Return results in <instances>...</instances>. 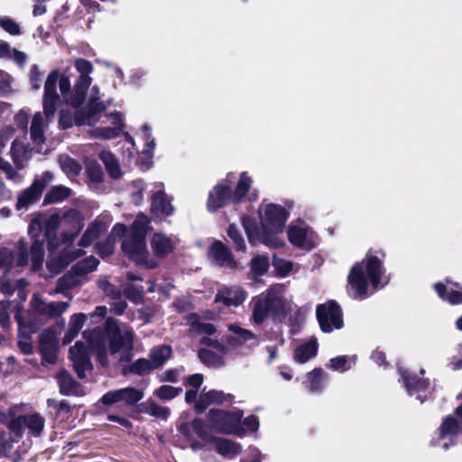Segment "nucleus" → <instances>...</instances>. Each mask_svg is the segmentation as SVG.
<instances>
[{
	"instance_id": "423d86ee",
	"label": "nucleus",
	"mask_w": 462,
	"mask_h": 462,
	"mask_svg": "<svg viewBox=\"0 0 462 462\" xmlns=\"http://www.w3.org/2000/svg\"><path fill=\"white\" fill-rule=\"evenodd\" d=\"M234 177V173H228L223 182L216 185L210 190L207 203L208 211L215 212L223 208L228 201L238 204L243 200L251 188L252 178L247 172H242L235 191L232 192L231 183Z\"/></svg>"
},
{
	"instance_id": "c756f323",
	"label": "nucleus",
	"mask_w": 462,
	"mask_h": 462,
	"mask_svg": "<svg viewBox=\"0 0 462 462\" xmlns=\"http://www.w3.org/2000/svg\"><path fill=\"white\" fill-rule=\"evenodd\" d=\"M42 192V186L38 182H33L30 188L19 194L16 204L17 209L27 208L28 206L38 200Z\"/></svg>"
},
{
	"instance_id": "cd10ccee",
	"label": "nucleus",
	"mask_w": 462,
	"mask_h": 462,
	"mask_svg": "<svg viewBox=\"0 0 462 462\" xmlns=\"http://www.w3.org/2000/svg\"><path fill=\"white\" fill-rule=\"evenodd\" d=\"M152 248L159 257H164L172 252L174 241L171 237L162 233H155L151 240Z\"/></svg>"
},
{
	"instance_id": "a19ab883",
	"label": "nucleus",
	"mask_w": 462,
	"mask_h": 462,
	"mask_svg": "<svg viewBox=\"0 0 462 462\" xmlns=\"http://www.w3.org/2000/svg\"><path fill=\"white\" fill-rule=\"evenodd\" d=\"M59 162L62 171L70 176L78 175L81 171V165L68 155H60Z\"/></svg>"
},
{
	"instance_id": "09e8293b",
	"label": "nucleus",
	"mask_w": 462,
	"mask_h": 462,
	"mask_svg": "<svg viewBox=\"0 0 462 462\" xmlns=\"http://www.w3.org/2000/svg\"><path fill=\"white\" fill-rule=\"evenodd\" d=\"M191 428L194 433L201 439H206L208 437V433L206 430L205 424L202 420L195 419L191 421L190 424H185L181 426V430L183 433L189 435V429Z\"/></svg>"
},
{
	"instance_id": "72a5a7b5",
	"label": "nucleus",
	"mask_w": 462,
	"mask_h": 462,
	"mask_svg": "<svg viewBox=\"0 0 462 462\" xmlns=\"http://www.w3.org/2000/svg\"><path fill=\"white\" fill-rule=\"evenodd\" d=\"M140 411L161 420H167L171 413V410L168 407L159 405L150 399L140 405Z\"/></svg>"
},
{
	"instance_id": "69168bd1",
	"label": "nucleus",
	"mask_w": 462,
	"mask_h": 462,
	"mask_svg": "<svg viewBox=\"0 0 462 462\" xmlns=\"http://www.w3.org/2000/svg\"><path fill=\"white\" fill-rule=\"evenodd\" d=\"M107 313V308L106 306H97L95 310L89 314V318L93 324L99 323L104 319Z\"/></svg>"
},
{
	"instance_id": "13d9d810",
	"label": "nucleus",
	"mask_w": 462,
	"mask_h": 462,
	"mask_svg": "<svg viewBox=\"0 0 462 462\" xmlns=\"http://www.w3.org/2000/svg\"><path fill=\"white\" fill-rule=\"evenodd\" d=\"M273 266L277 273L284 277L290 273L292 270V263L284 259H274Z\"/></svg>"
},
{
	"instance_id": "aec40b11",
	"label": "nucleus",
	"mask_w": 462,
	"mask_h": 462,
	"mask_svg": "<svg viewBox=\"0 0 462 462\" xmlns=\"http://www.w3.org/2000/svg\"><path fill=\"white\" fill-rule=\"evenodd\" d=\"M400 375L403 381L404 386L409 395L417 394L416 398L423 402L429 390L430 383L425 379H420L416 374H411L409 371L399 368Z\"/></svg>"
},
{
	"instance_id": "f8f14e48",
	"label": "nucleus",
	"mask_w": 462,
	"mask_h": 462,
	"mask_svg": "<svg viewBox=\"0 0 462 462\" xmlns=\"http://www.w3.org/2000/svg\"><path fill=\"white\" fill-rule=\"evenodd\" d=\"M122 250L137 264L147 268L157 266V262L149 255L145 238L142 236H126L122 243Z\"/></svg>"
},
{
	"instance_id": "4c0bfd02",
	"label": "nucleus",
	"mask_w": 462,
	"mask_h": 462,
	"mask_svg": "<svg viewBox=\"0 0 462 462\" xmlns=\"http://www.w3.org/2000/svg\"><path fill=\"white\" fill-rule=\"evenodd\" d=\"M120 133V126H102L90 130L88 134L91 138L109 140L117 137Z\"/></svg>"
},
{
	"instance_id": "c85d7f7f",
	"label": "nucleus",
	"mask_w": 462,
	"mask_h": 462,
	"mask_svg": "<svg viewBox=\"0 0 462 462\" xmlns=\"http://www.w3.org/2000/svg\"><path fill=\"white\" fill-rule=\"evenodd\" d=\"M210 440L215 444L217 453L226 457H234L242 450L238 443L227 439L211 438Z\"/></svg>"
},
{
	"instance_id": "7c9ffc66",
	"label": "nucleus",
	"mask_w": 462,
	"mask_h": 462,
	"mask_svg": "<svg viewBox=\"0 0 462 462\" xmlns=\"http://www.w3.org/2000/svg\"><path fill=\"white\" fill-rule=\"evenodd\" d=\"M62 226L70 227L72 237L77 236L84 226V217L79 211L71 208L61 216Z\"/></svg>"
},
{
	"instance_id": "ddd939ff",
	"label": "nucleus",
	"mask_w": 462,
	"mask_h": 462,
	"mask_svg": "<svg viewBox=\"0 0 462 462\" xmlns=\"http://www.w3.org/2000/svg\"><path fill=\"white\" fill-rule=\"evenodd\" d=\"M462 435V420L456 415L447 416L439 426V434L437 440L433 442L443 449H448L458 442Z\"/></svg>"
},
{
	"instance_id": "20e7f679",
	"label": "nucleus",
	"mask_w": 462,
	"mask_h": 462,
	"mask_svg": "<svg viewBox=\"0 0 462 462\" xmlns=\"http://www.w3.org/2000/svg\"><path fill=\"white\" fill-rule=\"evenodd\" d=\"M88 343L87 347L83 342L78 341L69 348V357L75 372L80 378L85 377V372L91 368L89 349L93 350L102 365H106V337L99 328L87 329L83 333Z\"/></svg>"
},
{
	"instance_id": "338daca9",
	"label": "nucleus",
	"mask_w": 462,
	"mask_h": 462,
	"mask_svg": "<svg viewBox=\"0 0 462 462\" xmlns=\"http://www.w3.org/2000/svg\"><path fill=\"white\" fill-rule=\"evenodd\" d=\"M203 383V376L200 374H194L187 378V385L193 389H199Z\"/></svg>"
},
{
	"instance_id": "7ed1b4c3",
	"label": "nucleus",
	"mask_w": 462,
	"mask_h": 462,
	"mask_svg": "<svg viewBox=\"0 0 462 462\" xmlns=\"http://www.w3.org/2000/svg\"><path fill=\"white\" fill-rule=\"evenodd\" d=\"M383 258V254L378 255V253L369 252L351 268L347 278V291L352 298L365 299L388 282Z\"/></svg>"
},
{
	"instance_id": "e2e57ef3",
	"label": "nucleus",
	"mask_w": 462,
	"mask_h": 462,
	"mask_svg": "<svg viewBox=\"0 0 462 462\" xmlns=\"http://www.w3.org/2000/svg\"><path fill=\"white\" fill-rule=\"evenodd\" d=\"M87 316L84 313H76L70 317L69 327L74 328L75 331H80L82 328Z\"/></svg>"
},
{
	"instance_id": "5701e85b",
	"label": "nucleus",
	"mask_w": 462,
	"mask_h": 462,
	"mask_svg": "<svg viewBox=\"0 0 462 462\" xmlns=\"http://www.w3.org/2000/svg\"><path fill=\"white\" fill-rule=\"evenodd\" d=\"M110 224V218L107 216H99L92 222L83 234L79 245L87 247L90 245L101 233L105 232Z\"/></svg>"
},
{
	"instance_id": "3c124183",
	"label": "nucleus",
	"mask_w": 462,
	"mask_h": 462,
	"mask_svg": "<svg viewBox=\"0 0 462 462\" xmlns=\"http://www.w3.org/2000/svg\"><path fill=\"white\" fill-rule=\"evenodd\" d=\"M227 235L235 244L237 251L244 252L245 250V242L239 232L238 228L235 225H230L227 229Z\"/></svg>"
},
{
	"instance_id": "39448f33",
	"label": "nucleus",
	"mask_w": 462,
	"mask_h": 462,
	"mask_svg": "<svg viewBox=\"0 0 462 462\" xmlns=\"http://www.w3.org/2000/svg\"><path fill=\"white\" fill-rule=\"evenodd\" d=\"M250 306V322L254 326H260L271 313L275 316L284 315L290 310V301L284 296V287L275 284L266 291L253 297Z\"/></svg>"
},
{
	"instance_id": "49530a36",
	"label": "nucleus",
	"mask_w": 462,
	"mask_h": 462,
	"mask_svg": "<svg viewBox=\"0 0 462 462\" xmlns=\"http://www.w3.org/2000/svg\"><path fill=\"white\" fill-rule=\"evenodd\" d=\"M269 268V260L267 256L258 255L252 259L251 269L255 276H262Z\"/></svg>"
},
{
	"instance_id": "de8ad7c7",
	"label": "nucleus",
	"mask_w": 462,
	"mask_h": 462,
	"mask_svg": "<svg viewBox=\"0 0 462 462\" xmlns=\"http://www.w3.org/2000/svg\"><path fill=\"white\" fill-rule=\"evenodd\" d=\"M97 286L106 296L112 299H119L121 297V289L110 283L106 277L100 278L97 281Z\"/></svg>"
},
{
	"instance_id": "680f3d73",
	"label": "nucleus",
	"mask_w": 462,
	"mask_h": 462,
	"mask_svg": "<svg viewBox=\"0 0 462 462\" xmlns=\"http://www.w3.org/2000/svg\"><path fill=\"white\" fill-rule=\"evenodd\" d=\"M42 81V73L37 65H33L30 71V82L33 89H40Z\"/></svg>"
},
{
	"instance_id": "6e6552de",
	"label": "nucleus",
	"mask_w": 462,
	"mask_h": 462,
	"mask_svg": "<svg viewBox=\"0 0 462 462\" xmlns=\"http://www.w3.org/2000/svg\"><path fill=\"white\" fill-rule=\"evenodd\" d=\"M243 411L240 410L227 411L224 410L211 409L207 414L209 427L217 433L234 434L244 436L245 430L242 426Z\"/></svg>"
},
{
	"instance_id": "0eeeda50",
	"label": "nucleus",
	"mask_w": 462,
	"mask_h": 462,
	"mask_svg": "<svg viewBox=\"0 0 462 462\" xmlns=\"http://www.w3.org/2000/svg\"><path fill=\"white\" fill-rule=\"evenodd\" d=\"M44 422V419L37 413L12 419L8 423L9 437L0 436V452H7L20 439L23 426L30 430L31 435L39 436L43 430Z\"/></svg>"
},
{
	"instance_id": "ea45409f",
	"label": "nucleus",
	"mask_w": 462,
	"mask_h": 462,
	"mask_svg": "<svg viewBox=\"0 0 462 462\" xmlns=\"http://www.w3.org/2000/svg\"><path fill=\"white\" fill-rule=\"evenodd\" d=\"M188 323L190 325L192 329L198 332L205 333L207 335H211L215 332L214 326L210 323L202 321L197 314L189 315L188 318Z\"/></svg>"
},
{
	"instance_id": "b1692460",
	"label": "nucleus",
	"mask_w": 462,
	"mask_h": 462,
	"mask_svg": "<svg viewBox=\"0 0 462 462\" xmlns=\"http://www.w3.org/2000/svg\"><path fill=\"white\" fill-rule=\"evenodd\" d=\"M434 287L442 300L451 304L462 303V286L460 284L447 281L446 283L437 282Z\"/></svg>"
},
{
	"instance_id": "37998d69",
	"label": "nucleus",
	"mask_w": 462,
	"mask_h": 462,
	"mask_svg": "<svg viewBox=\"0 0 462 462\" xmlns=\"http://www.w3.org/2000/svg\"><path fill=\"white\" fill-rule=\"evenodd\" d=\"M129 372L138 375H143L155 370L150 358H139L129 366Z\"/></svg>"
},
{
	"instance_id": "f03ea898",
	"label": "nucleus",
	"mask_w": 462,
	"mask_h": 462,
	"mask_svg": "<svg viewBox=\"0 0 462 462\" xmlns=\"http://www.w3.org/2000/svg\"><path fill=\"white\" fill-rule=\"evenodd\" d=\"M289 216L290 213L284 207L263 201L258 208L260 226H254L246 216L242 217V225L253 245L263 244L270 248H280L285 245L282 235Z\"/></svg>"
},
{
	"instance_id": "79ce46f5",
	"label": "nucleus",
	"mask_w": 462,
	"mask_h": 462,
	"mask_svg": "<svg viewBox=\"0 0 462 462\" xmlns=\"http://www.w3.org/2000/svg\"><path fill=\"white\" fill-rule=\"evenodd\" d=\"M149 220L144 215H138L132 225V230L127 236H142L145 238Z\"/></svg>"
},
{
	"instance_id": "a211bd4d",
	"label": "nucleus",
	"mask_w": 462,
	"mask_h": 462,
	"mask_svg": "<svg viewBox=\"0 0 462 462\" xmlns=\"http://www.w3.org/2000/svg\"><path fill=\"white\" fill-rule=\"evenodd\" d=\"M234 401V395L217 390H203L199 395V399L194 404L196 413H202L208 406L212 404L223 405L231 403Z\"/></svg>"
},
{
	"instance_id": "864d4df0",
	"label": "nucleus",
	"mask_w": 462,
	"mask_h": 462,
	"mask_svg": "<svg viewBox=\"0 0 462 462\" xmlns=\"http://www.w3.org/2000/svg\"><path fill=\"white\" fill-rule=\"evenodd\" d=\"M228 330L238 337L242 341L255 339L256 336L248 329L243 328L238 324L228 325Z\"/></svg>"
},
{
	"instance_id": "4468645a",
	"label": "nucleus",
	"mask_w": 462,
	"mask_h": 462,
	"mask_svg": "<svg viewBox=\"0 0 462 462\" xmlns=\"http://www.w3.org/2000/svg\"><path fill=\"white\" fill-rule=\"evenodd\" d=\"M203 347L199 351L200 361L209 367H221L225 362L226 346L220 342L204 337L201 341Z\"/></svg>"
},
{
	"instance_id": "a18cd8bd",
	"label": "nucleus",
	"mask_w": 462,
	"mask_h": 462,
	"mask_svg": "<svg viewBox=\"0 0 462 462\" xmlns=\"http://www.w3.org/2000/svg\"><path fill=\"white\" fill-rule=\"evenodd\" d=\"M181 392L182 389L180 387H173L165 384L156 389L153 394L159 399L166 401L177 397Z\"/></svg>"
},
{
	"instance_id": "393cba45",
	"label": "nucleus",
	"mask_w": 462,
	"mask_h": 462,
	"mask_svg": "<svg viewBox=\"0 0 462 462\" xmlns=\"http://www.w3.org/2000/svg\"><path fill=\"white\" fill-rule=\"evenodd\" d=\"M209 257L220 266L231 269L237 267V263L234 260L228 248L219 241H216L212 244L209 250Z\"/></svg>"
},
{
	"instance_id": "c9c22d12",
	"label": "nucleus",
	"mask_w": 462,
	"mask_h": 462,
	"mask_svg": "<svg viewBox=\"0 0 462 462\" xmlns=\"http://www.w3.org/2000/svg\"><path fill=\"white\" fill-rule=\"evenodd\" d=\"M69 188L63 185L53 186L44 196V204L60 202L71 195Z\"/></svg>"
},
{
	"instance_id": "9b49d317",
	"label": "nucleus",
	"mask_w": 462,
	"mask_h": 462,
	"mask_svg": "<svg viewBox=\"0 0 462 462\" xmlns=\"http://www.w3.org/2000/svg\"><path fill=\"white\" fill-rule=\"evenodd\" d=\"M316 315L320 328L325 333H330L343 327L342 311L335 300L318 305Z\"/></svg>"
},
{
	"instance_id": "bf43d9fd",
	"label": "nucleus",
	"mask_w": 462,
	"mask_h": 462,
	"mask_svg": "<svg viewBox=\"0 0 462 462\" xmlns=\"http://www.w3.org/2000/svg\"><path fill=\"white\" fill-rule=\"evenodd\" d=\"M183 372V368H175L166 370L159 375L161 382H171L175 383L178 381L180 374Z\"/></svg>"
},
{
	"instance_id": "f3484780",
	"label": "nucleus",
	"mask_w": 462,
	"mask_h": 462,
	"mask_svg": "<svg viewBox=\"0 0 462 462\" xmlns=\"http://www.w3.org/2000/svg\"><path fill=\"white\" fill-rule=\"evenodd\" d=\"M28 263L27 245L20 240L15 251L4 247L0 250V269L10 271Z\"/></svg>"
},
{
	"instance_id": "473e14b6",
	"label": "nucleus",
	"mask_w": 462,
	"mask_h": 462,
	"mask_svg": "<svg viewBox=\"0 0 462 462\" xmlns=\"http://www.w3.org/2000/svg\"><path fill=\"white\" fill-rule=\"evenodd\" d=\"M172 350L168 345H162L153 347L150 354L149 358L154 369L162 366L171 356Z\"/></svg>"
},
{
	"instance_id": "c03bdc74",
	"label": "nucleus",
	"mask_w": 462,
	"mask_h": 462,
	"mask_svg": "<svg viewBox=\"0 0 462 462\" xmlns=\"http://www.w3.org/2000/svg\"><path fill=\"white\" fill-rule=\"evenodd\" d=\"M43 254H44V252H43L42 242L40 241L39 239H36L35 242L33 243V245H32L31 253H30L32 265L33 270L38 269L42 265V261H43Z\"/></svg>"
},
{
	"instance_id": "0e129e2a",
	"label": "nucleus",
	"mask_w": 462,
	"mask_h": 462,
	"mask_svg": "<svg viewBox=\"0 0 462 462\" xmlns=\"http://www.w3.org/2000/svg\"><path fill=\"white\" fill-rule=\"evenodd\" d=\"M242 426L245 430V433L246 431L254 432L259 428L258 418L254 415L248 416L242 421Z\"/></svg>"
},
{
	"instance_id": "4d7b16f0",
	"label": "nucleus",
	"mask_w": 462,
	"mask_h": 462,
	"mask_svg": "<svg viewBox=\"0 0 462 462\" xmlns=\"http://www.w3.org/2000/svg\"><path fill=\"white\" fill-rule=\"evenodd\" d=\"M0 170L5 173L6 177L9 180L19 181L21 180L20 175L18 172L14 169V167L5 160H4L2 157H0Z\"/></svg>"
},
{
	"instance_id": "6e6d98bb",
	"label": "nucleus",
	"mask_w": 462,
	"mask_h": 462,
	"mask_svg": "<svg viewBox=\"0 0 462 462\" xmlns=\"http://www.w3.org/2000/svg\"><path fill=\"white\" fill-rule=\"evenodd\" d=\"M60 226H62L61 216L59 214L51 215L44 222L46 235L51 236Z\"/></svg>"
},
{
	"instance_id": "774afa93",
	"label": "nucleus",
	"mask_w": 462,
	"mask_h": 462,
	"mask_svg": "<svg viewBox=\"0 0 462 462\" xmlns=\"http://www.w3.org/2000/svg\"><path fill=\"white\" fill-rule=\"evenodd\" d=\"M242 462H262L259 450L256 448L250 449L248 454L242 459Z\"/></svg>"
},
{
	"instance_id": "052dcab7",
	"label": "nucleus",
	"mask_w": 462,
	"mask_h": 462,
	"mask_svg": "<svg viewBox=\"0 0 462 462\" xmlns=\"http://www.w3.org/2000/svg\"><path fill=\"white\" fill-rule=\"evenodd\" d=\"M9 308V301L0 300V324L4 328H7L10 324Z\"/></svg>"
},
{
	"instance_id": "4be33fe9",
	"label": "nucleus",
	"mask_w": 462,
	"mask_h": 462,
	"mask_svg": "<svg viewBox=\"0 0 462 462\" xmlns=\"http://www.w3.org/2000/svg\"><path fill=\"white\" fill-rule=\"evenodd\" d=\"M152 195V212L157 217H164L171 215L174 208L171 205V199L169 198L163 191V184H155Z\"/></svg>"
},
{
	"instance_id": "6ab92c4d",
	"label": "nucleus",
	"mask_w": 462,
	"mask_h": 462,
	"mask_svg": "<svg viewBox=\"0 0 462 462\" xmlns=\"http://www.w3.org/2000/svg\"><path fill=\"white\" fill-rule=\"evenodd\" d=\"M69 304L68 302H45L39 294H33L31 300V309L33 313L42 317L55 318L65 312Z\"/></svg>"
},
{
	"instance_id": "2f4dec72",
	"label": "nucleus",
	"mask_w": 462,
	"mask_h": 462,
	"mask_svg": "<svg viewBox=\"0 0 462 462\" xmlns=\"http://www.w3.org/2000/svg\"><path fill=\"white\" fill-rule=\"evenodd\" d=\"M318 342L311 338L300 346L294 351V358L297 362L304 364L317 355Z\"/></svg>"
},
{
	"instance_id": "bb28decb",
	"label": "nucleus",
	"mask_w": 462,
	"mask_h": 462,
	"mask_svg": "<svg viewBox=\"0 0 462 462\" xmlns=\"http://www.w3.org/2000/svg\"><path fill=\"white\" fill-rule=\"evenodd\" d=\"M307 388L311 393H321L328 380V375L321 368H315L306 375Z\"/></svg>"
},
{
	"instance_id": "dca6fc26",
	"label": "nucleus",
	"mask_w": 462,
	"mask_h": 462,
	"mask_svg": "<svg viewBox=\"0 0 462 462\" xmlns=\"http://www.w3.org/2000/svg\"><path fill=\"white\" fill-rule=\"evenodd\" d=\"M143 396V390L129 386L107 392L102 396L101 402L104 405L108 406L121 403L132 407L140 402Z\"/></svg>"
},
{
	"instance_id": "f257e3e1",
	"label": "nucleus",
	"mask_w": 462,
	"mask_h": 462,
	"mask_svg": "<svg viewBox=\"0 0 462 462\" xmlns=\"http://www.w3.org/2000/svg\"><path fill=\"white\" fill-rule=\"evenodd\" d=\"M74 65L80 75L73 88H71L69 77L60 76L58 69L52 70L46 79L42 99L43 115L41 112H36L30 127L31 140L35 146L44 143L45 129L56 113L57 104L60 101L57 92L58 81L62 99L70 106V108H62L60 111V124L63 128H69L74 125H94L98 122L101 113L106 108V105L99 100L97 86H93L90 90L86 111L79 108L92 82L90 74L93 72V66L91 62L84 59H76Z\"/></svg>"
},
{
	"instance_id": "603ef678",
	"label": "nucleus",
	"mask_w": 462,
	"mask_h": 462,
	"mask_svg": "<svg viewBox=\"0 0 462 462\" xmlns=\"http://www.w3.org/2000/svg\"><path fill=\"white\" fill-rule=\"evenodd\" d=\"M41 349L43 348H57L58 340L53 331L44 330L40 336Z\"/></svg>"
},
{
	"instance_id": "5fc2aeb1",
	"label": "nucleus",
	"mask_w": 462,
	"mask_h": 462,
	"mask_svg": "<svg viewBox=\"0 0 462 462\" xmlns=\"http://www.w3.org/2000/svg\"><path fill=\"white\" fill-rule=\"evenodd\" d=\"M0 26L12 35H19L21 33L19 24L9 17H0Z\"/></svg>"
},
{
	"instance_id": "2eb2a0df",
	"label": "nucleus",
	"mask_w": 462,
	"mask_h": 462,
	"mask_svg": "<svg viewBox=\"0 0 462 462\" xmlns=\"http://www.w3.org/2000/svg\"><path fill=\"white\" fill-rule=\"evenodd\" d=\"M98 263V260L93 256L78 263L69 273L59 280L57 291H60L63 288H71L81 283L84 274L96 270Z\"/></svg>"
},
{
	"instance_id": "a878e982",
	"label": "nucleus",
	"mask_w": 462,
	"mask_h": 462,
	"mask_svg": "<svg viewBox=\"0 0 462 462\" xmlns=\"http://www.w3.org/2000/svg\"><path fill=\"white\" fill-rule=\"evenodd\" d=\"M11 157L18 168H24L32 158V150L29 149L25 140L16 138L11 147Z\"/></svg>"
},
{
	"instance_id": "58836bf2",
	"label": "nucleus",
	"mask_w": 462,
	"mask_h": 462,
	"mask_svg": "<svg viewBox=\"0 0 462 462\" xmlns=\"http://www.w3.org/2000/svg\"><path fill=\"white\" fill-rule=\"evenodd\" d=\"M58 382L60 383V392L63 394H76L77 383L73 378L65 371L58 374Z\"/></svg>"
},
{
	"instance_id": "8fccbe9b",
	"label": "nucleus",
	"mask_w": 462,
	"mask_h": 462,
	"mask_svg": "<svg viewBox=\"0 0 462 462\" xmlns=\"http://www.w3.org/2000/svg\"><path fill=\"white\" fill-rule=\"evenodd\" d=\"M141 134L146 145L143 152L148 156H151L155 148V140L151 135L152 128L148 125H143L141 128Z\"/></svg>"
},
{
	"instance_id": "412c9836",
	"label": "nucleus",
	"mask_w": 462,
	"mask_h": 462,
	"mask_svg": "<svg viewBox=\"0 0 462 462\" xmlns=\"http://www.w3.org/2000/svg\"><path fill=\"white\" fill-rule=\"evenodd\" d=\"M247 298L246 291L238 286H225L218 290L215 297L216 302H222L226 307H238L242 305Z\"/></svg>"
},
{
	"instance_id": "9d476101",
	"label": "nucleus",
	"mask_w": 462,
	"mask_h": 462,
	"mask_svg": "<svg viewBox=\"0 0 462 462\" xmlns=\"http://www.w3.org/2000/svg\"><path fill=\"white\" fill-rule=\"evenodd\" d=\"M287 237L292 245L304 251H310L318 245L317 234L311 226L300 220L290 224Z\"/></svg>"
},
{
	"instance_id": "1a4fd4ad",
	"label": "nucleus",
	"mask_w": 462,
	"mask_h": 462,
	"mask_svg": "<svg viewBox=\"0 0 462 462\" xmlns=\"http://www.w3.org/2000/svg\"><path fill=\"white\" fill-rule=\"evenodd\" d=\"M105 329L109 339V351L116 354L122 352L121 359H127L134 346V334L128 328H120L116 321L108 318L105 323Z\"/></svg>"
},
{
	"instance_id": "e433bc0d",
	"label": "nucleus",
	"mask_w": 462,
	"mask_h": 462,
	"mask_svg": "<svg viewBox=\"0 0 462 462\" xmlns=\"http://www.w3.org/2000/svg\"><path fill=\"white\" fill-rule=\"evenodd\" d=\"M100 160L104 162L109 175L117 179L121 175L119 164L114 155L109 151H102L99 154Z\"/></svg>"
},
{
	"instance_id": "f704fd0d",
	"label": "nucleus",
	"mask_w": 462,
	"mask_h": 462,
	"mask_svg": "<svg viewBox=\"0 0 462 462\" xmlns=\"http://www.w3.org/2000/svg\"><path fill=\"white\" fill-rule=\"evenodd\" d=\"M356 364L355 356H339L329 360L327 367L332 371L343 373L352 368Z\"/></svg>"
}]
</instances>
